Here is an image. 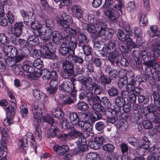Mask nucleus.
Here are the masks:
<instances>
[{
    "label": "nucleus",
    "instance_id": "obj_28",
    "mask_svg": "<svg viewBox=\"0 0 160 160\" xmlns=\"http://www.w3.org/2000/svg\"><path fill=\"white\" fill-rule=\"evenodd\" d=\"M53 149L56 153L59 155H62L65 154L69 150V147L67 145L60 146H55Z\"/></svg>",
    "mask_w": 160,
    "mask_h": 160
},
{
    "label": "nucleus",
    "instance_id": "obj_14",
    "mask_svg": "<svg viewBox=\"0 0 160 160\" xmlns=\"http://www.w3.org/2000/svg\"><path fill=\"white\" fill-rule=\"evenodd\" d=\"M46 34L48 37H51L52 36V40L53 42L57 44H60L61 42L63 37L60 33L58 31H52L51 33H47Z\"/></svg>",
    "mask_w": 160,
    "mask_h": 160
},
{
    "label": "nucleus",
    "instance_id": "obj_44",
    "mask_svg": "<svg viewBox=\"0 0 160 160\" xmlns=\"http://www.w3.org/2000/svg\"><path fill=\"white\" fill-rule=\"evenodd\" d=\"M78 47L82 50L83 53L86 56H88L91 54L92 49L88 45L84 44L78 46Z\"/></svg>",
    "mask_w": 160,
    "mask_h": 160
},
{
    "label": "nucleus",
    "instance_id": "obj_47",
    "mask_svg": "<svg viewBox=\"0 0 160 160\" xmlns=\"http://www.w3.org/2000/svg\"><path fill=\"white\" fill-rule=\"evenodd\" d=\"M52 114L54 117L59 119H61L64 117L63 112L60 109L57 110L56 108H54L52 112Z\"/></svg>",
    "mask_w": 160,
    "mask_h": 160
},
{
    "label": "nucleus",
    "instance_id": "obj_46",
    "mask_svg": "<svg viewBox=\"0 0 160 160\" xmlns=\"http://www.w3.org/2000/svg\"><path fill=\"white\" fill-rule=\"evenodd\" d=\"M149 141H143V144L140 145L141 148L139 149V153L142 156L144 154V149H148L150 148Z\"/></svg>",
    "mask_w": 160,
    "mask_h": 160
},
{
    "label": "nucleus",
    "instance_id": "obj_24",
    "mask_svg": "<svg viewBox=\"0 0 160 160\" xmlns=\"http://www.w3.org/2000/svg\"><path fill=\"white\" fill-rule=\"evenodd\" d=\"M99 82L104 89L111 84V79L108 75L102 74L101 75L99 79Z\"/></svg>",
    "mask_w": 160,
    "mask_h": 160
},
{
    "label": "nucleus",
    "instance_id": "obj_23",
    "mask_svg": "<svg viewBox=\"0 0 160 160\" xmlns=\"http://www.w3.org/2000/svg\"><path fill=\"white\" fill-rule=\"evenodd\" d=\"M92 108L94 110L102 113V114L106 116H108L109 113L112 114L113 112V110L109 108L107 110L100 104L92 107Z\"/></svg>",
    "mask_w": 160,
    "mask_h": 160
},
{
    "label": "nucleus",
    "instance_id": "obj_33",
    "mask_svg": "<svg viewBox=\"0 0 160 160\" xmlns=\"http://www.w3.org/2000/svg\"><path fill=\"white\" fill-rule=\"evenodd\" d=\"M56 124H54L53 126H51V130H49L48 132L47 137L48 138H52L57 137L58 133L59 132V129L58 128Z\"/></svg>",
    "mask_w": 160,
    "mask_h": 160
},
{
    "label": "nucleus",
    "instance_id": "obj_61",
    "mask_svg": "<svg viewBox=\"0 0 160 160\" xmlns=\"http://www.w3.org/2000/svg\"><path fill=\"white\" fill-rule=\"evenodd\" d=\"M137 82H138L136 80V79H135V77L133 78H132L130 79V80L129 81L128 83L127 84L126 86H128V87H130L133 88L134 90H137V89L138 90H139L140 89L139 88L136 87L135 88V86L137 84Z\"/></svg>",
    "mask_w": 160,
    "mask_h": 160
},
{
    "label": "nucleus",
    "instance_id": "obj_22",
    "mask_svg": "<svg viewBox=\"0 0 160 160\" xmlns=\"http://www.w3.org/2000/svg\"><path fill=\"white\" fill-rule=\"evenodd\" d=\"M125 89V90L122 91L121 94L122 97L124 99L128 97L130 95H131L132 93H134V92H135L136 94H138L141 93L140 90H134L133 88L130 87H128V86H126Z\"/></svg>",
    "mask_w": 160,
    "mask_h": 160
},
{
    "label": "nucleus",
    "instance_id": "obj_30",
    "mask_svg": "<svg viewBox=\"0 0 160 160\" xmlns=\"http://www.w3.org/2000/svg\"><path fill=\"white\" fill-rule=\"evenodd\" d=\"M82 130L87 132L84 133H82L86 136L85 138H82V140L88 139V138L90 137V132L92 131V126L88 122H84Z\"/></svg>",
    "mask_w": 160,
    "mask_h": 160
},
{
    "label": "nucleus",
    "instance_id": "obj_15",
    "mask_svg": "<svg viewBox=\"0 0 160 160\" xmlns=\"http://www.w3.org/2000/svg\"><path fill=\"white\" fill-rule=\"evenodd\" d=\"M116 41L113 40H110L108 45H105L102 48L101 51V54L105 56L107 52L112 51L116 50Z\"/></svg>",
    "mask_w": 160,
    "mask_h": 160
},
{
    "label": "nucleus",
    "instance_id": "obj_51",
    "mask_svg": "<svg viewBox=\"0 0 160 160\" xmlns=\"http://www.w3.org/2000/svg\"><path fill=\"white\" fill-rule=\"evenodd\" d=\"M33 93L34 97L38 100H40L46 96L45 93L36 89L33 90Z\"/></svg>",
    "mask_w": 160,
    "mask_h": 160
},
{
    "label": "nucleus",
    "instance_id": "obj_31",
    "mask_svg": "<svg viewBox=\"0 0 160 160\" xmlns=\"http://www.w3.org/2000/svg\"><path fill=\"white\" fill-rule=\"evenodd\" d=\"M146 114H141L139 113H132L130 119L132 122L135 123H138L143 120V117H145Z\"/></svg>",
    "mask_w": 160,
    "mask_h": 160
},
{
    "label": "nucleus",
    "instance_id": "obj_62",
    "mask_svg": "<svg viewBox=\"0 0 160 160\" xmlns=\"http://www.w3.org/2000/svg\"><path fill=\"white\" fill-rule=\"evenodd\" d=\"M110 114H112L111 113H109V116H106L108 117L107 119V122L108 123H111L112 124L116 122V121H118V118L117 115H110Z\"/></svg>",
    "mask_w": 160,
    "mask_h": 160
},
{
    "label": "nucleus",
    "instance_id": "obj_11",
    "mask_svg": "<svg viewBox=\"0 0 160 160\" xmlns=\"http://www.w3.org/2000/svg\"><path fill=\"white\" fill-rule=\"evenodd\" d=\"M133 32L131 29L129 25L127 24L124 26L122 29H119L118 30L117 33L118 38L124 36H132Z\"/></svg>",
    "mask_w": 160,
    "mask_h": 160
},
{
    "label": "nucleus",
    "instance_id": "obj_34",
    "mask_svg": "<svg viewBox=\"0 0 160 160\" xmlns=\"http://www.w3.org/2000/svg\"><path fill=\"white\" fill-rule=\"evenodd\" d=\"M61 31V32L64 31L66 32L68 34V33H69L73 36V37H75L76 36L78 35L80 31V29L78 28L74 29L69 26Z\"/></svg>",
    "mask_w": 160,
    "mask_h": 160
},
{
    "label": "nucleus",
    "instance_id": "obj_9",
    "mask_svg": "<svg viewBox=\"0 0 160 160\" xmlns=\"http://www.w3.org/2000/svg\"><path fill=\"white\" fill-rule=\"evenodd\" d=\"M40 105L38 104L37 102H35L33 103L32 106L34 120L38 122L39 121L40 115L41 116L43 112V109L39 107Z\"/></svg>",
    "mask_w": 160,
    "mask_h": 160
},
{
    "label": "nucleus",
    "instance_id": "obj_41",
    "mask_svg": "<svg viewBox=\"0 0 160 160\" xmlns=\"http://www.w3.org/2000/svg\"><path fill=\"white\" fill-rule=\"evenodd\" d=\"M66 116L69 118L70 121L72 125L75 124V122L79 119L77 113L75 112H68L66 114Z\"/></svg>",
    "mask_w": 160,
    "mask_h": 160
},
{
    "label": "nucleus",
    "instance_id": "obj_52",
    "mask_svg": "<svg viewBox=\"0 0 160 160\" xmlns=\"http://www.w3.org/2000/svg\"><path fill=\"white\" fill-rule=\"evenodd\" d=\"M140 93L138 94H136L137 96H138V101L139 103L143 102L144 104L148 103L149 101V97L148 96H144L140 95Z\"/></svg>",
    "mask_w": 160,
    "mask_h": 160
},
{
    "label": "nucleus",
    "instance_id": "obj_20",
    "mask_svg": "<svg viewBox=\"0 0 160 160\" xmlns=\"http://www.w3.org/2000/svg\"><path fill=\"white\" fill-rule=\"evenodd\" d=\"M71 10L73 16L78 19L82 18L84 12L79 5H73Z\"/></svg>",
    "mask_w": 160,
    "mask_h": 160
},
{
    "label": "nucleus",
    "instance_id": "obj_13",
    "mask_svg": "<svg viewBox=\"0 0 160 160\" xmlns=\"http://www.w3.org/2000/svg\"><path fill=\"white\" fill-rule=\"evenodd\" d=\"M24 27L22 22H19L16 23L14 26H12L11 32L14 35L18 37H19L22 32V28Z\"/></svg>",
    "mask_w": 160,
    "mask_h": 160
},
{
    "label": "nucleus",
    "instance_id": "obj_58",
    "mask_svg": "<svg viewBox=\"0 0 160 160\" xmlns=\"http://www.w3.org/2000/svg\"><path fill=\"white\" fill-rule=\"evenodd\" d=\"M10 40L4 33H0V41L3 45L7 44L9 43Z\"/></svg>",
    "mask_w": 160,
    "mask_h": 160
},
{
    "label": "nucleus",
    "instance_id": "obj_32",
    "mask_svg": "<svg viewBox=\"0 0 160 160\" xmlns=\"http://www.w3.org/2000/svg\"><path fill=\"white\" fill-rule=\"evenodd\" d=\"M10 106L11 108L10 110L9 107L6 108V114L8 117L12 118H13L16 113V105L15 102L12 101L11 102Z\"/></svg>",
    "mask_w": 160,
    "mask_h": 160
},
{
    "label": "nucleus",
    "instance_id": "obj_16",
    "mask_svg": "<svg viewBox=\"0 0 160 160\" xmlns=\"http://www.w3.org/2000/svg\"><path fill=\"white\" fill-rule=\"evenodd\" d=\"M53 70L50 71L47 69L42 70V78L45 80H48L52 78H56L57 76V73L56 71L53 68Z\"/></svg>",
    "mask_w": 160,
    "mask_h": 160
},
{
    "label": "nucleus",
    "instance_id": "obj_4",
    "mask_svg": "<svg viewBox=\"0 0 160 160\" xmlns=\"http://www.w3.org/2000/svg\"><path fill=\"white\" fill-rule=\"evenodd\" d=\"M56 19L59 24L58 26L59 30H61L67 28L73 22L72 17L64 12L62 13V18L57 17Z\"/></svg>",
    "mask_w": 160,
    "mask_h": 160
},
{
    "label": "nucleus",
    "instance_id": "obj_3",
    "mask_svg": "<svg viewBox=\"0 0 160 160\" xmlns=\"http://www.w3.org/2000/svg\"><path fill=\"white\" fill-rule=\"evenodd\" d=\"M142 58L144 62L143 64L147 66L145 70V72L148 73L149 71L150 73H152V69L151 67L153 66V62L156 59L153 56L152 54L146 50H143L142 52Z\"/></svg>",
    "mask_w": 160,
    "mask_h": 160
},
{
    "label": "nucleus",
    "instance_id": "obj_50",
    "mask_svg": "<svg viewBox=\"0 0 160 160\" xmlns=\"http://www.w3.org/2000/svg\"><path fill=\"white\" fill-rule=\"evenodd\" d=\"M118 48H119L121 53L124 54L129 50V48L128 46L122 42H119L118 44Z\"/></svg>",
    "mask_w": 160,
    "mask_h": 160
},
{
    "label": "nucleus",
    "instance_id": "obj_6",
    "mask_svg": "<svg viewBox=\"0 0 160 160\" xmlns=\"http://www.w3.org/2000/svg\"><path fill=\"white\" fill-rule=\"evenodd\" d=\"M158 39L152 38L151 41L152 45L151 51L153 57L157 59L160 56V42L159 41L160 39L158 38Z\"/></svg>",
    "mask_w": 160,
    "mask_h": 160
},
{
    "label": "nucleus",
    "instance_id": "obj_29",
    "mask_svg": "<svg viewBox=\"0 0 160 160\" xmlns=\"http://www.w3.org/2000/svg\"><path fill=\"white\" fill-rule=\"evenodd\" d=\"M59 89L61 91L67 92L71 91L72 86L70 82L68 80L63 81L59 86Z\"/></svg>",
    "mask_w": 160,
    "mask_h": 160
},
{
    "label": "nucleus",
    "instance_id": "obj_54",
    "mask_svg": "<svg viewBox=\"0 0 160 160\" xmlns=\"http://www.w3.org/2000/svg\"><path fill=\"white\" fill-rule=\"evenodd\" d=\"M57 138L62 140H66L67 139H74L71 136V134L61 133L58 134L57 135Z\"/></svg>",
    "mask_w": 160,
    "mask_h": 160
},
{
    "label": "nucleus",
    "instance_id": "obj_43",
    "mask_svg": "<svg viewBox=\"0 0 160 160\" xmlns=\"http://www.w3.org/2000/svg\"><path fill=\"white\" fill-rule=\"evenodd\" d=\"M28 42L31 46H36L39 43L38 38L35 35H33L29 36L28 38Z\"/></svg>",
    "mask_w": 160,
    "mask_h": 160
},
{
    "label": "nucleus",
    "instance_id": "obj_64",
    "mask_svg": "<svg viewBox=\"0 0 160 160\" xmlns=\"http://www.w3.org/2000/svg\"><path fill=\"white\" fill-rule=\"evenodd\" d=\"M149 78V77L148 75L142 74L137 76L136 80L138 82H146Z\"/></svg>",
    "mask_w": 160,
    "mask_h": 160
},
{
    "label": "nucleus",
    "instance_id": "obj_38",
    "mask_svg": "<svg viewBox=\"0 0 160 160\" xmlns=\"http://www.w3.org/2000/svg\"><path fill=\"white\" fill-rule=\"evenodd\" d=\"M77 39L79 42L78 46L84 44H87L88 42L86 35L80 31L78 35Z\"/></svg>",
    "mask_w": 160,
    "mask_h": 160
},
{
    "label": "nucleus",
    "instance_id": "obj_25",
    "mask_svg": "<svg viewBox=\"0 0 160 160\" xmlns=\"http://www.w3.org/2000/svg\"><path fill=\"white\" fill-rule=\"evenodd\" d=\"M46 29L45 33L46 34L51 33L54 30L55 28V22L52 19L48 18L44 22Z\"/></svg>",
    "mask_w": 160,
    "mask_h": 160
},
{
    "label": "nucleus",
    "instance_id": "obj_12",
    "mask_svg": "<svg viewBox=\"0 0 160 160\" xmlns=\"http://www.w3.org/2000/svg\"><path fill=\"white\" fill-rule=\"evenodd\" d=\"M3 50L6 55L8 57L13 58L18 54L17 48L12 46H4Z\"/></svg>",
    "mask_w": 160,
    "mask_h": 160
},
{
    "label": "nucleus",
    "instance_id": "obj_45",
    "mask_svg": "<svg viewBox=\"0 0 160 160\" xmlns=\"http://www.w3.org/2000/svg\"><path fill=\"white\" fill-rule=\"evenodd\" d=\"M15 68L13 71L14 73L16 75L21 76L23 78L25 77V74L24 73V72L23 70V67H19V65H17L15 66Z\"/></svg>",
    "mask_w": 160,
    "mask_h": 160
},
{
    "label": "nucleus",
    "instance_id": "obj_53",
    "mask_svg": "<svg viewBox=\"0 0 160 160\" xmlns=\"http://www.w3.org/2000/svg\"><path fill=\"white\" fill-rule=\"evenodd\" d=\"M126 102L125 100L121 96H117L115 99V103L117 107H122Z\"/></svg>",
    "mask_w": 160,
    "mask_h": 160
},
{
    "label": "nucleus",
    "instance_id": "obj_39",
    "mask_svg": "<svg viewBox=\"0 0 160 160\" xmlns=\"http://www.w3.org/2000/svg\"><path fill=\"white\" fill-rule=\"evenodd\" d=\"M42 120L43 122H46L48 123L51 126H53L54 124H56V122L54 118L48 114L43 116Z\"/></svg>",
    "mask_w": 160,
    "mask_h": 160
},
{
    "label": "nucleus",
    "instance_id": "obj_57",
    "mask_svg": "<svg viewBox=\"0 0 160 160\" xmlns=\"http://www.w3.org/2000/svg\"><path fill=\"white\" fill-rule=\"evenodd\" d=\"M86 160H99V155L93 152H90L86 156Z\"/></svg>",
    "mask_w": 160,
    "mask_h": 160
},
{
    "label": "nucleus",
    "instance_id": "obj_42",
    "mask_svg": "<svg viewBox=\"0 0 160 160\" xmlns=\"http://www.w3.org/2000/svg\"><path fill=\"white\" fill-rule=\"evenodd\" d=\"M126 124V122L122 120L119 119L115 124V125L120 131L124 132L125 131L127 128V125Z\"/></svg>",
    "mask_w": 160,
    "mask_h": 160
},
{
    "label": "nucleus",
    "instance_id": "obj_5",
    "mask_svg": "<svg viewBox=\"0 0 160 160\" xmlns=\"http://www.w3.org/2000/svg\"><path fill=\"white\" fill-rule=\"evenodd\" d=\"M64 35L63 38V40L67 44L68 48L70 50V51H72V53L74 52V50L77 47V39L76 37H72L70 35L65 34L64 33Z\"/></svg>",
    "mask_w": 160,
    "mask_h": 160
},
{
    "label": "nucleus",
    "instance_id": "obj_48",
    "mask_svg": "<svg viewBox=\"0 0 160 160\" xmlns=\"http://www.w3.org/2000/svg\"><path fill=\"white\" fill-rule=\"evenodd\" d=\"M27 56V54L26 53L22 51L18 52V54L15 57V63H18L21 62L22 61L24 58Z\"/></svg>",
    "mask_w": 160,
    "mask_h": 160
},
{
    "label": "nucleus",
    "instance_id": "obj_27",
    "mask_svg": "<svg viewBox=\"0 0 160 160\" xmlns=\"http://www.w3.org/2000/svg\"><path fill=\"white\" fill-rule=\"evenodd\" d=\"M107 92L109 96L110 97H115L119 95V91L116 87L113 86L112 85L104 89Z\"/></svg>",
    "mask_w": 160,
    "mask_h": 160
},
{
    "label": "nucleus",
    "instance_id": "obj_40",
    "mask_svg": "<svg viewBox=\"0 0 160 160\" xmlns=\"http://www.w3.org/2000/svg\"><path fill=\"white\" fill-rule=\"evenodd\" d=\"M119 63L122 67H127L129 65V63L127 59L122 55H120L115 64L118 66Z\"/></svg>",
    "mask_w": 160,
    "mask_h": 160
},
{
    "label": "nucleus",
    "instance_id": "obj_18",
    "mask_svg": "<svg viewBox=\"0 0 160 160\" xmlns=\"http://www.w3.org/2000/svg\"><path fill=\"white\" fill-rule=\"evenodd\" d=\"M104 8V12L106 15L113 22H118L117 17L115 15L117 11L114 9L112 8Z\"/></svg>",
    "mask_w": 160,
    "mask_h": 160
},
{
    "label": "nucleus",
    "instance_id": "obj_63",
    "mask_svg": "<svg viewBox=\"0 0 160 160\" xmlns=\"http://www.w3.org/2000/svg\"><path fill=\"white\" fill-rule=\"evenodd\" d=\"M102 102L107 108H109L112 106V103L108 97L106 96L103 97L101 99Z\"/></svg>",
    "mask_w": 160,
    "mask_h": 160
},
{
    "label": "nucleus",
    "instance_id": "obj_59",
    "mask_svg": "<svg viewBox=\"0 0 160 160\" xmlns=\"http://www.w3.org/2000/svg\"><path fill=\"white\" fill-rule=\"evenodd\" d=\"M95 24L96 27H97L99 31H101L102 30H105L106 27L107 25L106 22L103 21H97L96 23H93Z\"/></svg>",
    "mask_w": 160,
    "mask_h": 160
},
{
    "label": "nucleus",
    "instance_id": "obj_21",
    "mask_svg": "<svg viewBox=\"0 0 160 160\" xmlns=\"http://www.w3.org/2000/svg\"><path fill=\"white\" fill-rule=\"evenodd\" d=\"M68 129H71L69 134H71V136L74 139H77L82 140V138H85L86 136L83 135L81 132L75 129L74 127H68Z\"/></svg>",
    "mask_w": 160,
    "mask_h": 160
},
{
    "label": "nucleus",
    "instance_id": "obj_60",
    "mask_svg": "<svg viewBox=\"0 0 160 160\" xmlns=\"http://www.w3.org/2000/svg\"><path fill=\"white\" fill-rule=\"evenodd\" d=\"M23 70L27 73H32L34 72L35 70V68L29 64H25L23 66Z\"/></svg>",
    "mask_w": 160,
    "mask_h": 160
},
{
    "label": "nucleus",
    "instance_id": "obj_26",
    "mask_svg": "<svg viewBox=\"0 0 160 160\" xmlns=\"http://www.w3.org/2000/svg\"><path fill=\"white\" fill-rule=\"evenodd\" d=\"M132 36H124L118 38L119 40L122 42H126L127 45L132 47L133 48H138V45L133 41L131 38Z\"/></svg>",
    "mask_w": 160,
    "mask_h": 160
},
{
    "label": "nucleus",
    "instance_id": "obj_19",
    "mask_svg": "<svg viewBox=\"0 0 160 160\" xmlns=\"http://www.w3.org/2000/svg\"><path fill=\"white\" fill-rule=\"evenodd\" d=\"M42 56L44 58L54 60L57 58L56 54L53 52H51L47 46H42Z\"/></svg>",
    "mask_w": 160,
    "mask_h": 160
},
{
    "label": "nucleus",
    "instance_id": "obj_7",
    "mask_svg": "<svg viewBox=\"0 0 160 160\" xmlns=\"http://www.w3.org/2000/svg\"><path fill=\"white\" fill-rule=\"evenodd\" d=\"M21 15L23 18L24 23L28 26H29L31 23L35 21L36 17L34 14L32 12H27L24 10L21 11Z\"/></svg>",
    "mask_w": 160,
    "mask_h": 160
},
{
    "label": "nucleus",
    "instance_id": "obj_49",
    "mask_svg": "<svg viewBox=\"0 0 160 160\" xmlns=\"http://www.w3.org/2000/svg\"><path fill=\"white\" fill-rule=\"evenodd\" d=\"M77 107L78 110L84 112L87 111L89 108L87 103L83 101H80L77 105Z\"/></svg>",
    "mask_w": 160,
    "mask_h": 160
},
{
    "label": "nucleus",
    "instance_id": "obj_10",
    "mask_svg": "<svg viewBox=\"0 0 160 160\" xmlns=\"http://www.w3.org/2000/svg\"><path fill=\"white\" fill-rule=\"evenodd\" d=\"M76 143L78 147L73 150V153L76 155H82L88 148L87 141H77Z\"/></svg>",
    "mask_w": 160,
    "mask_h": 160
},
{
    "label": "nucleus",
    "instance_id": "obj_2",
    "mask_svg": "<svg viewBox=\"0 0 160 160\" xmlns=\"http://www.w3.org/2000/svg\"><path fill=\"white\" fill-rule=\"evenodd\" d=\"M79 81L82 85L88 91H92L94 90L95 94H100L101 93V87L95 82L92 83V79L90 77H87L84 76L78 77Z\"/></svg>",
    "mask_w": 160,
    "mask_h": 160
},
{
    "label": "nucleus",
    "instance_id": "obj_37",
    "mask_svg": "<svg viewBox=\"0 0 160 160\" xmlns=\"http://www.w3.org/2000/svg\"><path fill=\"white\" fill-rule=\"evenodd\" d=\"M88 145L91 148L98 150L102 144V141H88Z\"/></svg>",
    "mask_w": 160,
    "mask_h": 160
},
{
    "label": "nucleus",
    "instance_id": "obj_36",
    "mask_svg": "<svg viewBox=\"0 0 160 160\" xmlns=\"http://www.w3.org/2000/svg\"><path fill=\"white\" fill-rule=\"evenodd\" d=\"M70 51V50L68 48V47L63 41L59 49V53L62 56H66L68 54H69Z\"/></svg>",
    "mask_w": 160,
    "mask_h": 160
},
{
    "label": "nucleus",
    "instance_id": "obj_8",
    "mask_svg": "<svg viewBox=\"0 0 160 160\" xmlns=\"http://www.w3.org/2000/svg\"><path fill=\"white\" fill-rule=\"evenodd\" d=\"M120 55L119 52L117 50L107 52L105 56L101 54V56L106 57L107 60L114 66Z\"/></svg>",
    "mask_w": 160,
    "mask_h": 160
},
{
    "label": "nucleus",
    "instance_id": "obj_35",
    "mask_svg": "<svg viewBox=\"0 0 160 160\" xmlns=\"http://www.w3.org/2000/svg\"><path fill=\"white\" fill-rule=\"evenodd\" d=\"M82 29L84 30H87L89 33H94L97 32V30L96 26L90 25L86 23H84L82 25Z\"/></svg>",
    "mask_w": 160,
    "mask_h": 160
},
{
    "label": "nucleus",
    "instance_id": "obj_1",
    "mask_svg": "<svg viewBox=\"0 0 160 160\" xmlns=\"http://www.w3.org/2000/svg\"><path fill=\"white\" fill-rule=\"evenodd\" d=\"M84 62L82 58L75 54L73 52L72 54L68 56L62 63V70L60 75L64 79L69 78L73 74L74 72V64H82Z\"/></svg>",
    "mask_w": 160,
    "mask_h": 160
},
{
    "label": "nucleus",
    "instance_id": "obj_17",
    "mask_svg": "<svg viewBox=\"0 0 160 160\" xmlns=\"http://www.w3.org/2000/svg\"><path fill=\"white\" fill-rule=\"evenodd\" d=\"M114 33V30L113 29L107 28L99 31L98 35L103 39L108 40L111 38Z\"/></svg>",
    "mask_w": 160,
    "mask_h": 160
},
{
    "label": "nucleus",
    "instance_id": "obj_55",
    "mask_svg": "<svg viewBox=\"0 0 160 160\" xmlns=\"http://www.w3.org/2000/svg\"><path fill=\"white\" fill-rule=\"evenodd\" d=\"M128 79L126 77H120L118 83V87L120 88H122L124 87V85L128 83Z\"/></svg>",
    "mask_w": 160,
    "mask_h": 160
},
{
    "label": "nucleus",
    "instance_id": "obj_56",
    "mask_svg": "<svg viewBox=\"0 0 160 160\" xmlns=\"http://www.w3.org/2000/svg\"><path fill=\"white\" fill-rule=\"evenodd\" d=\"M33 67L37 69L40 70L43 66L42 61L39 58H37L35 60L33 63Z\"/></svg>",
    "mask_w": 160,
    "mask_h": 160
}]
</instances>
